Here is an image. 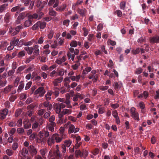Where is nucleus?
Instances as JSON below:
<instances>
[{
  "label": "nucleus",
  "instance_id": "nucleus-33",
  "mask_svg": "<svg viewBox=\"0 0 159 159\" xmlns=\"http://www.w3.org/2000/svg\"><path fill=\"white\" fill-rule=\"evenodd\" d=\"M140 52V49L139 48H137L136 49H133L131 51L132 53L134 55L138 54Z\"/></svg>",
  "mask_w": 159,
  "mask_h": 159
},
{
  "label": "nucleus",
  "instance_id": "nucleus-34",
  "mask_svg": "<svg viewBox=\"0 0 159 159\" xmlns=\"http://www.w3.org/2000/svg\"><path fill=\"white\" fill-rule=\"evenodd\" d=\"M71 112L72 111L71 110L67 109H64L62 111V112L64 114V115H69L70 114Z\"/></svg>",
  "mask_w": 159,
  "mask_h": 159
},
{
  "label": "nucleus",
  "instance_id": "nucleus-24",
  "mask_svg": "<svg viewBox=\"0 0 159 159\" xmlns=\"http://www.w3.org/2000/svg\"><path fill=\"white\" fill-rule=\"evenodd\" d=\"M52 92L51 91H48L47 93L45 95L46 99L47 101L50 100L51 99V96L52 94Z\"/></svg>",
  "mask_w": 159,
  "mask_h": 159
},
{
  "label": "nucleus",
  "instance_id": "nucleus-36",
  "mask_svg": "<svg viewBox=\"0 0 159 159\" xmlns=\"http://www.w3.org/2000/svg\"><path fill=\"white\" fill-rule=\"evenodd\" d=\"M40 127V125H39V123L35 121V122L33 124L32 128L33 129H35L38 128Z\"/></svg>",
  "mask_w": 159,
  "mask_h": 159
},
{
  "label": "nucleus",
  "instance_id": "nucleus-13",
  "mask_svg": "<svg viewBox=\"0 0 159 159\" xmlns=\"http://www.w3.org/2000/svg\"><path fill=\"white\" fill-rule=\"evenodd\" d=\"M12 87L13 86L12 85H9L4 89L3 92L5 94L11 91Z\"/></svg>",
  "mask_w": 159,
  "mask_h": 159
},
{
  "label": "nucleus",
  "instance_id": "nucleus-37",
  "mask_svg": "<svg viewBox=\"0 0 159 159\" xmlns=\"http://www.w3.org/2000/svg\"><path fill=\"white\" fill-rule=\"evenodd\" d=\"M19 40L18 39H15L13 40L10 43V44L11 45H13V46H16Z\"/></svg>",
  "mask_w": 159,
  "mask_h": 159
},
{
  "label": "nucleus",
  "instance_id": "nucleus-42",
  "mask_svg": "<svg viewBox=\"0 0 159 159\" xmlns=\"http://www.w3.org/2000/svg\"><path fill=\"white\" fill-rule=\"evenodd\" d=\"M17 132L19 134L22 135L24 132V130L22 128H19L17 129Z\"/></svg>",
  "mask_w": 159,
  "mask_h": 159
},
{
  "label": "nucleus",
  "instance_id": "nucleus-19",
  "mask_svg": "<svg viewBox=\"0 0 159 159\" xmlns=\"http://www.w3.org/2000/svg\"><path fill=\"white\" fill-rule=\"evenodd\" d=\"M28 150L26 148H23L22 150L21 154L25 157H26L29 155Z\"/></svg>",
  "mask_w": 159,
  "mask_h": 159
},
{
  "label": "nucleus",
  "instance_id": "nucleus-52",
  "mask_svg": "<svg viewBox=\"0 0 159 159\" xmlns=\"http://www.w3.org/2000/svg\"><path fill=\"white\" fill-rule=\"evenodd\" d=\"M46 111V110L45 109H41L39 111L38 113L39 115L42 116Z\"/></svg>",
  "mask_w": 159,
  "mask_h": 159
},
{
  "label": "nucleus",
  "instance_id": "nucleus-60",
  "mask_svg": "<svg viewBox=\"0 0 159 159\" xmlns=\"http://www.w3.org/2000/svg\"><path fill=\"white\" fill-rule=\"evenodd\" d=\"M64 86L65 87L66 89H67V90H69L70 89V86L69 84L68 83L66 82H65L64 84Z\"/></svg>",
  "mask_w": 159,
  "mask_h": 159
},
{
  "label": "nucleus",
  "instance_id": "nucleus-23",
  "mask_svg": "<svg viewBox=\"0 0 159 159\" xmlns=\"http://www.w3.org/2000/svg\"><path fill=\"white\" fill-rule=\"evenodd\" d=\"M40 21H38L36 24L34 25L31 27V29L33 30H36L39 27Z\"/></svg>",
  "mask_w": 159,
  "mask_h": 159
},
{
  "label": "nucleus",
  "instance_id": "nucleus-4",
  "mask_svg": "<svg viewBox=\"0 0 159 159\" xmlns=\"http://www.w3.org/2000/svg\"><path fill=\"white\" fill-rule=\"evenodd\" d=\"M135 108L134 107L131 108L130 110V113L133 118L135 120L139 121V114L137 112L135 111Z\"/></svg>",
  "mask_w": 159,
  "mask_h": 159
},
{
  "label": "nucleus",
  "instance_id": "nucleus-61",
  "mask_svg": "<svg viewBox=\"0 0 159 159\" xmlns=\"http://www.w3.org/2000/svg\"><path fill=\"white\" fill-rule=\"evenodd\" d=\"M111 106L113 108L116 109L119 107V105L117 103L111 104Z\"/></svg>",
  "mask_w": 159,
  "mask_h": 159
},
{
  "label": "nucleus",
  "instance_id": "nucleus-38",
  "mask_svg": "<svg viewBox=\"0 0 159 159\" xmlns=\"http://www.w3.org/2000/svg\"><path fill=\"white\" fill-rule=\"evenodd\" d=\"M25 13L24 12H22L17 17V19L21 20H23L25 17Z\"/></svg>",
  "mask_w": 159,
  "mask_h": 159
},
{
  "label": "nucleus",
  "instance_id": "nucleus-43",
  "mask_svg": "<svg viewBox=\"0 0 159 159\" xmlns=\"http://www.w3.org/2000/svg\"><path fill=\"white\" fill-rule=\"evenodd\" d=\"M100 51L102 52H104L105 54H107V52L105 50V46L104 45H102L100 47Z\"/></svg>",
  "mask_w": 159,
  "mask_h": 159
},
{
  "label": "nucleus",
  "instance_id": "nucleus-25",
  "mask_svg": "<svg viewBox=\"0 0 159 159\" xmlns=\"http://www.w3.org/2000/svg\"><path fill=\"white\" fill-rule=\"evenodd\" d=\"M126 4V2L125 1L121 2L120 4V9L122 10H125V8Z\"/></svg>",
  "mask_w": 159,
  "mask_h": 159
},
{
  "label": "nucleus",
  "instance_id": "nucleus-26",
  "mask_svg": "<svg viewBox=\"0 0 159 159\" xmlns=\"http://www.w3.org/2000/svg\"><path fill=\"white\" fill-rule=\"evenodd\" d=\"M38 88H40L39 91V96L41 97L43 96L45 93V91L43 87H40Z\"/></svg>",
  "mask_w": 159,
  "mask_h": 159
},
{
  "label": "nucleus",
  "instance_id": "nucleus-44",
  "mask_svg": "<svg viewBox=\"0 0 159 159\" xmlns=\"http://www.w3.org/2000/svg\"><path fill=\"white\" fill-rule=\"evenodd\" d=\"M76 62V64L72 66V68L74 70L77 69L78 67L80 65V62Z\"/></svg>",
  "mask_w": 159,
  "mask_h": 159
},
{
  "label": "nucleus",
  "instance_id": "nucleus-22",
  "mask_svg": "<svg viewBox=\"0 0 159 159\" xmlns=\"http://www.w3.org/2000/svg\"><path fill=\"white\" fill-rule=\"evenodd\" d=\"M49 11L50 15L52 16H56L57 15V12L53 10L52 8H49Z\"/></svg>",
  "mask_w": 159,
  "mask_h": 159
},
{
  "label": "nucleus",
  "instance_id": "nucleus-28",
  "mask_svg": "<svg viewBox=\"0 0 159 159\" xmlns=\"http://www.w3.org/2000/svg\"><path fill=\"white\" fill-rule=\"evenodd\" d=\"M66 7V5L65 4H63V6H61L60 7H58L56 9L57 11H61L64 10Z\"/></svg>",
  "mask_w": 159,
  "mask_h": 159
},
{
  "label": "nucleus",
  "instance_id": "nucleus-51",
  "mask_svg": "<svg viewBox=\"0 0 159 159\" xmlns=\"http://www.w3.org/2000/svg\"><path fill=\"white\" fill-rule=\"evenodd\" d=\"M17 98L16 95H11L9 98V100L11 102H14Z\"/></svg>",
  "mask_w": 159,
  "mask_h": 159
},
{
  "label": "nucleus",
  "instance_id": "nucleus-18",
  "mask_svg": "<svg viewBox=\"0 0 159 159\" xmlns=\"http://www.w3.org/2000/svg\"><path fill=\"white\" fill-rule=\"evenodd\" d=\"M32 24V20L30 19H29L26 20L24 22V26L25 27H28L31 25Z\"/></svg>",
  "mask_w": 159,
  "mask_h": 159
},
{
  "label": "nucleus",
  "instance_id": "nucleus-63",
  "mask_svg": "<svg viewBox=\"0 0 159 159\" xmlns=\"http://www.w3.org/2000/svg\"><path fill=\"white\" fill-rule=\"evenodd\" d=\"M103 27V26L102 24H99L97 27V31L98 32L100 31L102 29Z\"/></svg>",
  "mask_w": 159,
  "mask_h": 159
},
{
  "label": "nucleus",
  "instance_id": "nucleus-29",
  "mask_svg": "<svg viewBox=\"0 0 159 159\" xmlns=\"http://www.w3.org/2000/svg\"><path fill=\"white\" fill-rule=\"evenodd\" d=\"M25 52L24 51H21L18 53L17 56L19 58H21L25 56Z\"/></svg>",
  "mask_w": 159,
  "mask_h": 159
},
{
  "label": "nucleus",
  "instance_id": "nucleus-7",
  "mask_svg": "<svg viewBox=\"0 0 159 159\" xmlns=\"http://www.w3.org/2000/svg\"><path fill=\"white\" fill-rule=\"evenodd\" d=\"M43 108H47V111H50L52 108V105L48 101H45L43 102Z\"/></svg>",
  "mask_w": 159,
  "mask_h": 159
},
{
  "label": "nucleus",
  "instance_id": "nucleus-12",
  "mask_svg": "<svg viewBox=\"0 0 159 159\" xmlns=\"http://www.w3.org/2000/svg\"><path fill=\"white\" fill-rule=\"evenodd\" d=\"M8 6V3L0 5V13L5 12Z\"/></svg>",
  "mask_w": 159,
  "mask_h": 159
},
{
  "label": "nucleus",
  "instance_id": "nucleus-17",
  "mask_svg": "<svg viewBox=\"0 0 159 159\" xmlns=\"http://www.w3.org/2000/svg\"><path fill=\"white\" fill-rule=\"evenodd\" d=\"M39 46L37 45H35L33 47L34 48V55L37 56L39 53Z\"/></svg>",
  "mask_w": 159,
  "mask_h": 159
},
{
  "label": "nucleus",
  "instance_id": "nucleus-1",
  "mask_svg": "<svg viewBox=\"0 0 159 159\" xmlns=\"http://www.w3.org/2000/svg\"><path fill=\"white\" fill-rule=\"evenodd\" d=\"M66 105L63 103H56L54 105V107L55 109L56 112L58 114V116L59 119L62 118L64 114L62 112V111L61 112V109L65 107Z\"/></svg>",
  "mask_w": 159,
  "mask_h": 159
},
{
  "label": "nucleus",
  "instance_id": "nucleus-56",
  "mask_svg": "<svg viewBox=\"0 0 159 159\" xmlns=\"http://www.w3.org/2000/svg\"><path fill=\"white\" fill-rule=\"evenodd\" d=\"M6 153L8 155L10 156L12 155L13 152L12 150L7 149L6 151Z\"/></svg>",
  "mask_w": 159,
  "mask_h": 159
},
{
  "label": "nucleus",
  "instance_id": "nucleus-15",
  "mask_svg": "<svg viewBox=\"0 0 159 159\" xmlns=\"http://www.w3.org/2000/svg\"><path fill=\"white\" fill-rule=\"evenodd\" d=\"M24 49L27 51L29 55H31L33 53L34 48L33 47H26L24 48Z\"/></svg>",
  "mask_w": 159,
  "mask_h": 159
},
{
  "label": "nucleus",
  "instance_id": "nucleus-20",
  "mask_svg": "<svg viewBox=\"0 0 159 159\" xmlns=\"http://www.w3.org/2000/svg\"><path fill=\"white\" fill-rule=\"evenodd\" d=\"M75 127L72 124H70L69 127L68 133L69 134H71L73 133L75 130Z\"/></svg>",
  "mask_w": 159,
  "mask_h": 159
},
{
  "label": "nucleus",
  "instance_id": "nucleus-14",
  "mask_svg": "<svg viewBox=\"0 0 159 159\" xmlns=\"http://www.w3.org/2000/svg\"><path fill=\"white\" fill-rule=\"evenodd\" d=\"M150 42L156 43H159V36H154L152 37L150 39Z\"/></svg>",
  "mask_w": 159,
  "mask_h": 159
},
{
  "label": "nucleus",
  "instance_id": "nucleus-11",
  "mask_svg": "<svg viewBox=\"0 0 159 159\" xmlns=\"http://www.w3.org/2000/svg\"><path fill=\"white\" fill-rule=\"evenodd\" d=\"M25 84L24 81H21L20 82V84L18 87L17 92L19 93L23 89L24 87Z\"/></svg>",
  "mask_w": 159,
  "mask_h": 159
},
{
  "label": "nucleus",
  "instance_id": "nucleus-58",
  "mask_svg": "<svg viewBox=\"0 0 159 159\" xmlns=\"http://www.w3.org/2000/svg\"><path fill=\"white\" fill-rule=\"evenodd\" d=\"M66 147L63 144L61 145V148L62 149L61 151L62 153H65L66 152Z\"/></svg>",
  "mask_w": 159,
  "mask_h": 159
},
{
  "label": "nucleus",
  "instance_id": "nucleus-57",
  "mask_svg": "<svg viewBox=\"0 0 159 159\" xmlns=\"http://www.w3.org/2000/svg\"><path fill=\"white\" fill-rule=\"evenodd\" d=\"M112 114L114 118H116L118 116V113L116 110H113L112 112Z\"/></svg>",
  "mask_w": 159,
  "mask_h": 159
},
{
  "label": "nucleus",
  "instance_id": "nucleus-31",
  "mask_svg": "<svg viewBox=\"0 0 159 159\" xmlns=\"http://www.w3.org/2000/svg\"><path fill=\"white\" fill-rule=\"evenodd\" d=\"M82 152L79 150H76L75 152V155L76 158H78V156H80V157H82Z\"/></svg>",
  "mask_w": 159,
  "mask_h": 159
},
{
  "label": "nucleus",
  "instance_id": "nucleus-40",
  "mask_svg": "<svg viewBox=\"0 0 159 159\" xmlns=\"http://www.w3.org/2000/svg\"><path fill=\"white\" fill-rule=\"evenodd\" d=\"M77 45V42L75 40L72 41L70 44V46L71 47H76Z\"/></svg>",
  "mask_w": 159,
  "mask_h": 159
},
{
  "label": "nucleus",
  "instance_id": "nucleus-41",
  "mask_svg": "<svg viewBox=\"0 0 159 159\" xmlns=\"http://www.w3.org/2000/svg\"><path fill=\"white\" fill-rule=\"evenodd\" d=\"M114 13L116 14L117 16L119 17H121L122 16V13L121 11L119 10H116L115 11Z\"/></svg>",
  "mask_w": 159,
  "mask_h": 159
},
{
  "label": "nucleus",
  "instance_id": "nucleus-46",
  "mask_svg": "<svg viewBox=\"0 0 159 159\" xmlns=\"http://www.w3.org/2000/svg\"><path fill=\"white\" fill-rule=\"evenodd\" d=\"M16 131L15 128H12L9 132V134L10 135L13 136Z\"/></svg>",
  "mask_w": 159,
  "mask_h": 159
},
{
  "label": "nucleus",
  "instance_id": "nucleus-6",
  "mask_svg": "<svg viewBox=\"0 0 159 159\" xmlns=\"http://www.w3.org/2000/svg\"><path fill=\"white\" fill-rule=\"evenodd\" d=\"M8 110L6 108L0 111V119L3 120L5 119L7 115Z\"/></svg>",
  "mask_w": 159,
  "mask_h": 159
},
{
  "label": "nucleus",
  "instance_id": "nucleus-32",
  "mask_svg": "<svg viewBox=\"0 0 159 159\" xmlns=\"http://www.w3.org/2000/svg\"><path fill=\"white\" fill-rule=\"evenodd\" d=\"M35 57L34 55H33L27 58L25 61V63L26 64L29 63L33 59H34Z\"/></svg>",
  "mask_w": 159,
  "mask_h": 159
},
{
  "label": "nucleus",
  "instance_id": "nucleus-47",
  "mask_svg": "<svg viewBox=\"0 0 159 159\" xmlns=\"http://www.w3.org/2000/svg\"><path fill=\"white\" fill-rule=\"evenodd\" d=\"M15 28L18 34L20 30L23 28V26L21 25H18L16 26Z\"/></svg>",
  "mask_w": 159,
  "mask_h": 159
},
{
  "label": "nucleus",
  "instance_id": "nucleus-35",
  "mask_svg": "<svg viewBox=\"0 0 159 159\" xmlns=\"http://www.w3.org/2000/svg\"><path fill=\"white\" fill-rule=\"evenodd\" d=\"M41 154L44 157V156L45 155L46 153L48 152V150L46 148H44L41 149L39 151Z\"/></svg>",
  "mask_w": 159,
  "mask_h": 159
},
{
  "label": "nucleus",
  "instance_id": "nucleus-62",
  "mask_svg": "<svg viewBox=\"0 0 159 159\" xmlns=\"http://www.w3.org/2000/svg\"><path fill=\"white\" fill-rule=\"evenodd\" d=\"M78 15L77 14H75L74 15L72 16L71 17H70V19L71 20H74L76 19H78Z\"/></svg>",
  "mask_w": 159,
  "mask_h": 159
},
{
  "label": "nucleus",
  "instance_id": "nucleus-16",
  "mask_svg": "<svg viewBox=\"0 0 159 159\" xmlns=\"http://www.w3.org/2000/svg\"><path fill=\"white\" fill-rule=\"evenodd\" d=\"M77 11L80 15L82 16H84L85 15V14L86 11V10L84 8L83 9L78 8Z\"/></svg>",
  "mask_w": 159,
  "mask_h": 159
},
{
  "label": "nucleus",
  "instance_id": "nucleus-59",
  "mask_svg": "<svg viewBox=\"0 0 159 159\" xmlns=\"http://www.w3.org/2000/svg\"><path fill=\"white\" fill-rule=\"evenodd\" d=\"M82 29L84 31V36L85 37L87 36L89 33L88 30L85 27H83Z\"/></svg>",
  "mask_w": 159,
  "mask_h": 159
},
{
  "label": "nucleus",
  "instance_id": "nucleus-8",
  "mask_svg": "<svg viewBox=\"0 0 159 159\" xmlns=\"http://www.w3.org/2000/svg\"><path fill=\"white\" fill-rule=\"evenodd\" d=\"M56 135V134H53L51 137L48 139L47 142L48 145L51 146L52 144L54 143L55 141L54 136Z\"/></svg>",
  "mask_w": 159,
  "mask_h": 159
},
{
  "label": "nucleus",
  "instance_id": "nucleus-30",
  "mask_svg": "<svg viewBox=\"0 0 159 159\" xmlns=\"http://www.w3.org/2000/svg\"><path fill=\"white\" fill-rule=\"evenodd\" d=\"M71 143L72 142L70 140H66L65 141L64 143L63 144H64L66 147L68 148L71 145Z\"/></svg>",
  "mask_w": 159,
  "mask_h": 159
},
{
  "label": "nucleus",
  "instance_id": "nucleus-49",
  "mask_svg": "<svg viewBox=\"0 0 159 159\" xmlns=\"http://www.w3.org/2000/svg\"><path fill=\"white\" fill-rule=\"evenodd\" d=\"M22 112V110L20 109H17L16 111L15 115L17 117L19 116Z\"/></svg>",
  "mask_w": 159,
  "mask_h": 159
},
{
  "label": "nucleus",
  "instance_id": "nucleus-50",
  "mask_svg": "<svg viewBox=\"0 0 159 159\" xmlns=\"http://www.w3.org/2000/svg\"><path fill=\"white\" fill-rule=\"evenodd\" d=\"M32 84V82L31 81H29L26 84V85L25 87V89L26 90L29 89L31 87Z\"/></svg>",
  "mask_w": 159,
  "mask_h": 159
},
{
  "label": "nucleus",
  "instance_id": "nucleus-9",
  "mask_svg": "<svg viewBox=\"0 0 159 159\" xmlns=\"http://www.w3.org/2000/svg\"><path fill=\"white\" fill-rule=\"evenodd\" d=\"M8 33L10 34L12 36H14L17 34L15 28L11 26L10 27Z\"/></svg>",
  "mask_w": 159,
  "mask_h": 159
},
{
  "label": "nucleus",
  "instance_id": "nucleus-21",
  "mask_svg": "<svg viewBox=\"0 0 159 159\" xmlns=\"http://www.w3.org/2000/svg\"><path fill=\"white\" fill-rule=\"evenodd\" d=\"M56 135H54V138L55 139V141L57 143H58L60 142L62 140V137H59L58 135L57 134H54Z\"/></svg>",
  "mask_w": 159,
  "mask_h": 159
},
{
  "label": "nucleus",
  "instance_id": "nucleus-64",
  "mask_svg": "<svg viewBox=\"0 0 159 159\" xmlns=\"http://www.w3.org/2000/svg\"><path fill=\"white\" fill-rule=\"evenodd\" d=\"M70 21L69 20H64L63 25L66 26H68L69 25Z\"/></svg>",
  "mask_w": 159,
  "mask_h": 159
},
{
  "label": "nucleus",
  "instance_id": "nucleus-45",
  "mask_svg": "<svg viewBox=\"0 0 159 159\" xmlns=\"http://www.w3.org/2000/svg\"><path fill=\"white\" fill-rule=\"evenodd\" d=\"M143 69L141 67L138 68L136 70L135 74L137 75L140 74L143 72Z\"/></svg>",
  "mask_w": 159,
  "mask_h": 159
},
{
  "label": "nucleus",
  "instance_id": "nucleus-54",
  "mask_svg": "<svg viewBox=\"0 0 159 159\" xmlns=\"http://www.w3.org/2000/svg\"><path fill=\"white\" fill-rule=\"evenodd\" d=\"M37 107V104L36 103H33L30 104V105H29L27 107V108H31L32 109H33L35 108V107Z\"/></svg>",
  "mask_w": 159,
  "mask_h": 159
},
{
  "label": "nucleus",
  "instance_id": "nucleus-55",
  "mask_svg": "<svg viewBox=\"0 0 159 159\" xmlns=\"http://www.w3.org/2000/svg\"><path fill=\"white\" fill-rule=\"evenodd\" d=\"M42 2L40 0H38L35 2L36 6L37 7H40V8L42 5Z\"/></svg>",
  "mask_w": 159,
  "mask_h": 159
},
{
  "label": "nucleus",
  "instance_id": "nucleus-48",
  "mask_svg": "<svg viewBox=\"0 0 159 159\" xmlns=\"http://www.w3.org/2000/svg\"><path fill=\"white\" fill-rule=\"evenodd\" d=\"M37 135L35 133H33L31 134L29 137V139L30 140H33L35 138Z\"/></svg>",
  "mask_w": 159,
  "mask_h": 159
},
{
  "label": "nucleus",
  "instance_id": "nucleus-39",
  "mask_svg": "<svg viewBox=\"0 0 159 159\" xmlns=\"http://www.w3.org/2000/svg\"><path fill=\"white\" fill-rule=\"evenodd\" d=\"M39 23V28L41 29H43L46 27V23L45 22L40 21Z\"/></svg>",
  "mask_w": 159,
  "mask_h": 159
},
{
  "label": "nucleus",
  "instance_id": "nucleus-2",
  "mask_svg": "<svg viewBox=\"0 0 159 159\" xmlns=\"http://www.w3.org/2000/svg\"><path fill=\"white\" fill-rule=\"evenodd\" d=\"M50 157H54L57 159H63L62 154L61 153L60 151H53V152L50 151L48 156Z\"/></svg>",
  "mask_w": 159,
  "mask_h": 159
},
{
  "label": "nucleus",
  "instance_id": "nucleus-53",
  "mask_svg": "<svg viewBox=\"0 0 159 159\" xmlns=\"http://www.w3.org/2000/svg\"><path fill=\"white\" fill-rule=\"evenodd\" d=\"M88 151L85 150H83V152H82V157L84 156V158H86L88 156Z\"/></svg>",
  "mask_w": 159,
  "mask_h": 159
},
{
  "label": "nucleus",
  "instance_id": "nucleus-27",
  "mask_svg": "<svg viewBox=\"0 0 159 159\" xmlns=\"http://www.w3.org/2000/svg\"><path fill=\"white\" fill-rule=\"evenodd\" d=\"M28 18L29 19H38V15L37 13H34L33 15H30L28 16Z\"/></svg>",
  "mask_w": 159,
  "mask_h": 159
},
{
  "label": "nucleus",
  "instance_id": "nucleus-3",
  "mask_svg": "<svg viewBox=\"0 0 159 159\" xmlns=\"http://www.w3.org/2000/svg\"><path fill=\"white\" fill-rule=\"evenodd\" d=\"M25 9V7H22V5L20 4H18L17 6L14 7L12 8L11 10L12 12L16 11V14H18L21 11H24Z\"/></svg>",
  "mask_w": 159,
  "mask_h": 159
},
{
  "label": "nucleus",
  "instance_id": "nucleus-5",
  "mask_svg": "<svg viewBox=\"0 0 159 159\" xmlns=\"http://www.w3.org/2000/svg\"><path fill=\"white\" fill-rule=\"evenodd\" d=\"M28 149L30 154L33 157L37 153L36 149L33 145H30L28 147Z\"/></svg>",
  "mask_w": 159,
  "mask_h": 159
},
{
  "label": "nucleus",
  "instance_id": "nucleus-10",
  "mask_svg": "<svg viewBox=\"0 0 159 159\" xmlns=\"http://www.w3.org/2000/svg\"><path fill=\"white\" fill-rule=\"evenodd\" d=\"M11 18V14L10 12H7L5 15L4 20L6 23L9 22Z\"/></svg>",
  "mask_w": 159,
  "mask_h": 159
}]
</instances>
